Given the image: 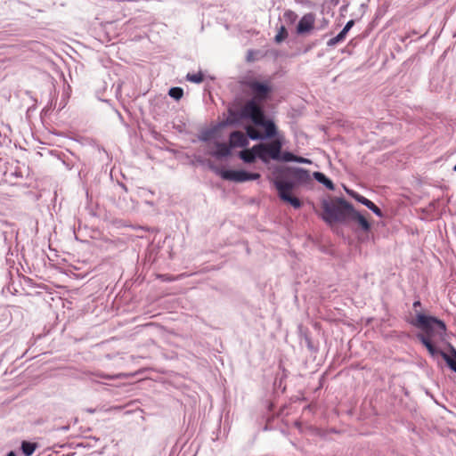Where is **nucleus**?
<instances>
[{"instance_id":"nucleus-1","label":"nucleus","mask_w":456,"mask_h":456,"mask_svg":"<svg viewBox=\"0 0 456 456\" xmlns=\"http://www.w3.org/2000/svg\"><path fill=\"white\" fill-rule=\"evenodd\" d=\"M243 85L251 91L252 96L248 98L235 96L227 105L240 110V116L244 118L254 117L263 120H273L266 114L263 104L272 99L274 92L271 81L253 77L246 80Z\"/></svg>"},{"instance_id":"nucleus-2","label":"nucleus","mask_w":456,"mask_h":456,"mask_svg":"<svg viewBox=\"0 0 456 456\" xmlns=\"http://www.w3.org/2000/svg\"><path fill=\"white\" fill-rule=\"evenodd\" d=\"M240 111L237 109L232 108L227 105L226 112H223V117L227 115V118L231 117V114L234 116L236 124L229 126V127H238L243 125L244 122H249L256 127L264 129V133H258L254 130H247V134L241 131L233 130L228 135V142L233 151L236 148L246 149L249 144V140L265 142L278 134V126L274 120H263L256 118H244L240 116Z\"/></svg>"},{"instance_id":"nucleus-3","label":"nucleus","mask_w":456,"mask_h":456,"mask_svg":"<svg viewBox=\"0 0 456 456\" xmlns=\"http://www.w3.org/2000/svg\"><path fill=\"white\" fill-rule=\"evenodd\" d=\"M320 217L330 226L335 224L354 223L363 232H369L371 230V223L367 217L356 210L354 206L343 196L334 197L331 200L322 199Z\"/></svg>"},{"instance_id":"nucleus-4","label":"nucleus","mask_w":456,"mask_h":456,"mask_svg":"<svg viewBox=\"0 0 456 456\" xmlns=\"http://www.w3.org/2000/svg\"><path fill=\"white\" fill-rule=\"evenodd\" d=\"M415 317L408 322L420 331L416 333L415 337L419 341V335L430 338H438L443 339L444 334L447 331L445 322L435 315L426 313L422 309L420 300H415L412 304Z\"/></svg>"},{"instance_id":"nucleus-5","label":"nucleus","mask_w":456,"mask_h":456,"mask_svg":"<svg viewBox=\"0 0 456 456\" xmlns=\"http://www.w3.org/2000/svg\"><path fill=\"white\" fill-rule=\"evenodd\" d=\"M419 343L428 351L431 358L437 359L441 357L446 363L447 367L456 373V347L451 343H447V352H444L440 344L446 341L447 331L444 334L443 339L438 338H430L419 335Z\"/></svg>"},{"instance_id":"nucleus-6","label":"nucleus","mask_w":456,"mask_h":456,"mask_svg":"<svg viewBox=\"0 0 456 456\" xmlns=\"http://www.w3.org/2000/svg\"><path fill=\"white\" fill-rule=\"evenodd\" d=\"M269 143H257L253 145L248 153L240 151L239 158L246 164H253L256 159H260L264 164H268L270 160L276 161L278 152L276 151V139Z\"/></svg>"},{"instance_id":"nucleus-7","label":"nucleus","mask_w":456,"mask_h":456,"mask_svg":"<svg viewBox=\"0 0 456 456\" xmlns=\"http://www.w3.org/2000/svg\"><path fill=\"white\" fill-rule=\"evenodd\" d=\"M208 167L224 181L233 183H245L260 179L261 175L257 172H251L246 169H234L230 167H220L212 161H208Z\"/></svg>"},{"instance_id":"nucleus-8","label":"nucleus","mask_w":456,"mask_h":456,"mask_svg":"<svg viewBox=\"0 0 456 456\" xmlns=\"http://www.w3.org/2000/svg\"><path fill=\"white\" fill-rule=\"evenodd\" d=\"M234 116L231 114L230 118H224L222 120L217 121L216 123L210 126L208 128H205L200 132L198 134L199 141L202 142H211L219 137V133L224 129L229 127L231 125L236 124Z\"/></svg>"},{"instance_id":"nucleus-9","label":"nucleus","mask_w":456,"mask_h":456,"mask_svg":"<svg viewBox=\"0 0 456 456\" xmlns=\"http://www.w3.org/2000/svg\"><path fill=\"white\" fill-rule=\"evenodd\" d=\"M274 139H276V151L278 152L276 161L282 163L294 162L305 165H311L313 163L310 159L296 155L289 151H283L282 148L285 145V138L283 134H281L279 131L277 136L274 137Z\"/></svg>"},{"instance_id":"nucleus-10","label":"nucleus","mask_w":456,"mask_h":456,"mask_svg":"<svg viewBox=\"0 0 456 456\" xmlns=\"http://www.w3.org/2000/svg\"><path fill=\"white\" fill-rule=\"evenodd\" d=\"M276 173L290 176L300 187L312 182L309 170L294 166H276Z\"/></svg>"},{"instance_id":"nucleus-11","label":"nucleus","mask_w":456,"mask_h":456,"mask_svg":"<svg viewBox=\"0 0 456 456\" xmlns=\"http://www.w3.org/2000/svg\"><path fill=\"white\" fill-rule=\"evenodd\" d=\"M271 183L277 191L278 195L290 193L300 186L289 175L276 173V167L272 171Z\"/></svg>"},{"instance_id":"nucleus-12","label":"nucleus","mask_w":456,"mask_h":456,"mask_svg":"<svg viewBox=\"0 0 456 456\" xmlns=\"http://www.w3.org/2000/svg\"><path fill=\"white\" fill-rule=\"evenodd\" d=\"M58 159L62 162L67 170L77 168L78 176L81 175V172L85 164L81 161L78 156L75 155L71 151H69L68 153H61L58 156Z\"/></svg>"},{"instance_id":"nucleus-13","label":"nucleus","mask_w":456,"mask_h":456,"mask_svg":"<svg viewBox=\"0 0 456 456\" xmlns=\"http://www.w3.org/2000/svg\"><path fill=\"white\" fill-rule=\"evenodd\" d=\"M214 149L208 154L218 160L229 159L232 155V150L229 142L215 140L213 142Z\"/></svg>"},{"instance_id":"nucleus-14","label":"nucleus","mask_w":456,"mask_h":456,"mask_svg":"<svg viewBox=\"0 0 456 456\" xmlns=\"http://www.w3.org/2000/svg\"><path fill=\"white\" fill-rule=\"evenodd\" d=\"M314 14L312 12L305 14L298 21L296 31L298 35L311 32L314 28Z\"/></svg>"},{"instance_id":"nucleus-15","label":"nucleus","mask_w":456,"mask_h":456,"mask_svg":"<svg viewBox=\"0 0 456 456\" xmlns=\"http://www.w3.org/2000/svg\"><path fill=\"white\" fill-rule=\"evenodd\" d=\"M299 336H300L301 342L304 341L306 348L311 353L318 352V349H319L318 346L315 345L314 343V341L312 340V338L310 336V332H309L308 329H303L302 327H299Z\"/></svg>"},{"instance_id":"nucleus-16","label":"nucleus","mask_w":456,"mask_h":456,"mask_svg":"<svg viewBox=\"0 0 456 456\" xmlns=\"http://www.w3.org/2000/svg\"><path fill=\"white\" fill-rule=\"evenodd\" d=\"M312 177L330 191H335L336 186L333 181L321 171H314Z\"/></svg>"},{"instance_id":"nucleus-17","label":"nucleus","mask_w":456,"mask_h":456,"mask_svg":"<svg viewBox=\"0 0 456 456\" xmlns=\"http://www.w3.org/2000/svg\"><path fill=\"white\" fill-rule=\"evenodd\" d=\"M38 447L39 444L37 442L22 440L20 442V450L23 456H32Z\"/></svg>"},{"instance_id":"nucleus-18","label":"nucleus","mask_w":456,"mask_h":456,"mask_svg":"<svg viewBox=\"0 0 456 456\" xmlns=\"http://www.w3.org/2000/svg\"><path fill=\"white\" fill-rule=\"evenodd\" d=\"M278 197L281 201L289 204L295 209H299L303 206V202L301 201V200L291 195V193H282L281 195H278Z\"/></svg>"},{"instance_id":"nucleus-19","label":"nucleus","mask_w":456,"mask_h":456,"mask_svg":"<svg viewBox=\"0 0 456 456\" xmlns=\"http://www.w3.org/2000/svg\"><path fill=\"white\" fill-rule=\"evenodd\" d=\"M204 74L201 70H200L197 73H187L185 78L187 81L194 83V84H200L204 81Z\"/></svg>"},{"instance_id":"nucleus-20","label":"nucleus","mask_w":456,"mask_h":456,"mask_svg":"<svg viewBox=\"0 0 456 456\" xmlns=\"http://www.w3.org/2000/svg\"><path fill=\"white\" fill-rule=\"evenodd\" d=\"M288 36L289 33L286 27L283 24H281L278 28L277 34L274 37V42L276 44H281L288 37Z\"/></svg>"},{"instance_id":"nucleus-21","label":"nucleus","mask_w":456,"mask_h":456,"mask_svg":"<svg viewBox=\"0 0 456 456\" xmlns=\"http://www.w3.org/2000/svg\"><path fill=\"white\" fill-rule=\"evenodd\" d=\"M172 99L180 101L183 96V89L180 86H172L167 94Z\"/></svg>"},{"instance_id":"nucleus-22","label":"nucleus","mask_w":456,"mask_h":456,"mask_svg":"<svg viewBox=\"0 0 456 456\" xmlns=\"http://www.w3.org/2000/svg\"><path fill=\"white\" fill-rule=\"evenodd\" d=\"M346 35L345 34V32H343L342 30L334 37L330 38L328 42H327V45L329 47H334L335 45H337L338 44L343 42L345 39H346Z\"/></svg>"},{"instance_id":"nucleus-23","label":"nucleus","mask_w":456,"mask_h":456,"mask_svg":"<svg viewBox=\"0 0 456 456\" xmlns=\"http://www.w3.org/2000/svg\"><path fill=\"white\" fill-rule=\"evenodd\" d=\"M345 191L348 196H350L352 199H354L358 203L362 204V202L365 200L366 197L362 196L359 192L355 191L354 190L348 189L345 187Z\"/></svg>"},{"instance_id":"nucleus-24","label":"nucleus","mask_w":456,"mask_h":456,"mask_svg":"<svg viewBox=\"0 0 456 456\" xmlns=\"http://www.w3.org/2000/svg\"><path fill=\"white\" fill-rule=\"evenodd\" d=\"M283 17L285 20L289 24H293L297 19V13L291 10L285 11Z\"/></svg>"},{"instance_id":"nucleus-25","label":"nucleus","mask_w":456,"mask_h":456,"mask_svg":"<svg viewBox=\"0 0 456 456\" xmlns=\"http://www.w3.org/2000/svg\"><path fill=\"white\" fill-rule=\"evenodd\" d=\"M367 208H369L373 214L380 218L384 216V212L382 209L372 201L370 202V205L367 206Z\"/></svg>"},{"instance_id":"nucleus-26","label":"nucleus","mask_w":456,"mask_h":456,"mask_svg":"<svg viewBox=\"0 0 456 456\" xmlns=\"http://www.w3.org/2000/svg\"><path fill=\"white\" fill-rule=\"evenodd\" d=\"M95 376L98 378H101V379H108V380H112L118 377V375H110V374H105L103 372H97V373H95Z\"/></svg>"},{"instance_id":"nucleus-27","label":"nucleus","mask_w":456,"mask_h":456,"mask_svg":"<svg viewBox=\"0 0 456 456\" xmlns=\"http://www.w3.org/2000/svg\"><path fill=\"white\" fill-rule=\"evenodd\" d=\"M354 25V20H349L346 25L344 26V28H342V31L345 32L346 35H347V33L349 32V30L352 28V27Z\"/></svg>"},{"instance_id":"nucleus-28","label":"nucleus","mask_w":456,"mask_h":456,"mask_svg":"<svg viewBox=\"0 0 456 456\" xmlns=\"http://www.w3.org/2000/svg\"><path fill=\"white\" fill-rule=\"evenodd\" d=\"M438 203H439V200L438 199L433 200L432 201L429 202L428 208H430L431 210H436V208L438 206Z\"/></svg>"},{"instance_id":"nucleus-29","label":"nucleus","mask_w":456,"mask_h":456,"mask_svg":"<svg viewBox=\"0 0 456 456\" xmlns=\"http://www.w3.org/2000/svg\"><path fill=\"white\" fill-rule=\"evenodd\" d=\"M160 278L162 279V281H172L175 280V278H173L171 275H168V274H163L160 276Z\"/></svg>"},{"instance_id":"nucleus-30","label":"nucleus","mask_w":456,"mask_h":456,"mask_svg":"<svg viewBox=\"0 0 456 456\" xmlns=\"http://www.w3.org/2000/svg\"><path fill=\"white\" fill-rule=\"evenodd\" d=\"M67 102H68V99H66L64 97H61V100L60 104H59V110L63 109L66 106Z\"/></svg>"},{"instance_id":"nucleus-31","label":"nucleus","mask_w":456,"mask_h":456,"mask_svg":"<svg viewBox=\"0 0 456 456\" xmlns=\"http://www.w3.org/2000/svg\"><path fill=\"white\" fill-rule=\"evenodd\" d=\"M196 160H197V162L199 164H200V165H207V166H208V163L209 161V160H206V159H202L201 157H198Z\"/></svg>"},{"instance_id":"nucleus-32","label":"nucleus","mask_w":456,"mask_h":456,"mask_svg":"<svg viewBox=\"0 0 456 456\" xmlns=\"http://www.w3.org/2000/svg\"><path fill=\"white\" fill-rule=\"evenodd\" d=\"M69 91H70V86H68V89H67V91L63 92L62 97L69 99Z\"/></svg>"},{"instance_id":"nucleus-33","label":"nucleus","mask_w":456,"mask_h":456,"mask_svg":"<svg viewBox=\"0 0 456 456\" xmlns=\"http://www.w3.org/2000/svg\"><path fill=\"white\" fill-rule=\"evenodd\" d=\"M116 113L118 114V117L119 118V120L124 123V118L122 116V114L118 110H115Z\"/></svg>"},{"instance_id":"nucleus-34","label":"nucleus","mask_w":456,"mask_h":456,"mask_svg":"<svg viewBox=\"0 0 456 456\" xmlns=\"http://www.w3.org/2000/svg\"><path fill=\"white\" fill-rule=\"evenodd\" d=\"M347 7H348V3H346V4H343V5L340 7V12H346Z\"/></svg>"},{"instance_id":"nucleus-35","label":"nucleus","mask_w":456,"mask_h":456,"mask_svg":"<svg viewBox=\"0 0 456 456\" xmlns=\"http://www.w3.org/2000/svg\"><path fill=\"white\" fill-rule=\"evenodd\" d=\"M5 456H18V454L15 451H10L5 454Z\"/></svg>"},{"instance_id":"nucleus-36","label":"nucleus","mask_w":456,"mask_h":456,"mask_svg":"<svg viewBox=\"0 0 456 456\" xmlns=\"http://www.w3.org/2000/svg\"><path fill=\"white\" fill-rule=\"evenodd\" d=\"M370 202H371V200L366 198L362 205H363L367 208V206L370 205Z\"/></svg>"},{"instance_id":"nucleus-37","label":"nucleus","mask_w":456,"mask_h":456,"mask_svg":"<svg viewBox=\"0 0 456 456\" xmlns=\"http://www.w3.org/2000/svg\"><path fill=\"white\" fill-rule=\"evenodd\" d=\"M120 90H121V85H120V84H118L117 88H116V94H117V95H118V94H120Z\"/></svg>"},{"instance_id":"nucleus-38","label":"nucleus","mask_w":456,"mask_h":456,"mask_svg":"<svg viewBox=\"0 0 456 456\" xmlns=\"http://www.w3.org/2000/svg\"><path fill=\"white\" fill-rule=\"evenodd\" d=\"M118 184H119V186H120V187H121L125 191H127V188H126V186L124 183H118Z\"/></svg>"},{"instance_id":"nucleus-39","label":"nucleus","mask_w":456,"mask_h":456,"mask_svg":"<svg viewBox=\"0 0 456 456\" xmlns=\"http://www.w3.org/2000/svg\"><path fill=\"white\" fill-rule=\"evenodd\" d=\"M99 151L108 155L107 151L103 147L99 148Z\"/></svg>"},{"instance_id":"nucleus-40","label":"nucleus","mask_w":456,"mask_h":456,"mask_svg":"<svg viewBox=\"0 0 456 456\" xmlns=\"http://www.w3.org/2000/svg\"><path fill=\"white\" fill-rule=\"evenodd\" d=\"M141 190H142L143 192H144V191H147V192H149V193H151V194H153V192H152L151 191H150V190H146V189H144V188H141Z\"/></svg>"},{"instance_id":"nucleus-41","label":"nucleus","mask_w":456,"mask_h":456,"mask_svg":"<svg viewBox=\"0 0 456 456\" xmlns=\"http://www.w3.org/2000/svg\"><path fill=\"white\" fill-rule=\"evenodd\" d=\"M87 411L91 412V413H94L95 411V410L94 409H88Z\"/></svg>"},{"instance_id":"nucleus-42","label":"nucleus","mask_w":456,"mask_h":456,"mask_svg":"<svg viewBox=\"0 0 456 456\" xmlns=\"http://www.w3.org/2000/svg\"><path fill=\"white\" fill-rule=\"evenodd\" d=\"M310 49H311V46H308V47L305 50V53L308 52Z\"/></svg>"},{"instance_id":"nucleus-43","label":"nucleus","mask_w":456,"mask_h":456,"mask_svg":"<svg viewBox=\"0 0 456 456\" xmlns=\"http://www.w3.org/2000/svg\"><path fill=\"white\" fill-rule=\"evenodd\" d=\"M61 429L63 430H68L69 429V427H62Z\"/></svg>"},{"instance_id":"nucleus-44","label":"nucleus","mask_w":456,"mask_h":456,"mask_svg":"<svg viewBox=\"0 0 456 456\" xmlns=\"http://www.w3.org/2000/svg\"><path fill=\"white\" fill-rule=\"evenodd\" d=\"M452 170H453L454 172H456V164L454 165V167H453Z\"/></svg>"},{"instance_id":"nucleus-45","label":"nucleus","mask_w":456,"mask_h":456,"mask_svg":"<svg viewBox=\"0 0 456 456\" xmlns=\"http://www.w3.org/2000/svg\"><path fill=\"white\" fill-rule=\"evenodd\" d=\"M338 4V0L334 1V4L335 5Z\"/></svg>"},{"instance_id":"nucleus-46","label":"nucleus","mask_w":456,"mask_h":456,"mask_svg":"<svg viewBox=\"0 0 456 456\" xmlns=\"http://www.w3.org/2000/svg\"><path fill=\"white\" fill-rule=\"evenodd\" d=\"M281 383H282V379L280 380V384H279L280 387L281 386Z\"/></svg>"},{"instance_id":"nucleus-47","label":"nucleus","mask_w":456,"mask_h":456,"mask_svg":"<svg viewBox=\"0 0 456 456\" xmlns=\"http://www.w3.org/2000/svg\"><path fill=\"white\" fill-rule=\"evenodd\" d=\"M297 3H301V0H295Z\"/></svg>"}]
</instances>
